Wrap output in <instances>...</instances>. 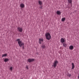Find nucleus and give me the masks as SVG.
Wrapping results in <instances>:
<instances>
[{
    "label": "nucleus",
    "instance_id": "f03ea898",
    "mask_svg": "<svg viewBox=\"0 0 79 79\" xmlns=\"http://www.w3.org/2000/svg\"><path fill=\"white\" fill-rule=\"evenodd\" d=\"M45 36L46 37V39L48 40H50L51 39V35H50V34L49 33H47L45 34Z\"/></svg>",
    "mask_w": 79,
    "mask_h": 79
},
{
    "label": "nucleus",
    "instance_id": "2eb2a0df",
    "mask_svg": "<svg viewBox=\"0 0 79 79\" xmlns=\"http://www.w3.org/2000/svg\"><path fill=\"white\" fill-rule=\"evenodd\" d=\"M72 69H74V63H72Z\"/></svg>",
    "mask_w": 79,
    "mask_h": 79
},
{
    "label": "nucleus",
    "instance_id": "9d476101",
    "mask_svg": "<svg viewBox=\"0 0 79 79\" xmlns=\"http://www.w3.org/2000/svg\"><path fill=\"white\" fill-rule=\"evenodd\" d=\"M60 41L62 43H64V39L63 38H62L60 40Z\"/></svg>",
    "mask_w": 79,
    "mask_h": 79
},
{
    "label": "nucleus",
    "instance_id": "7ed1b4c3",
    "mask_svg": "<svg viewBox=\"0 0 79 79\" xmlns=\"http://www.w3.org/2000/svg\"><path fill=\"white\" fill-rule=\"evenodd\" d=\"M58 63V61L56 60L54 62L53 64L54 68H56V65H57Z\"/></svg>",
    "mask_w": 79,
    "mask_h": 79
},
{
    "label": "nucleus",
    "instance_id": "39448f33",
    "mask_svg": "<svg viewBox=\"0 0 79 79\" xmlns=\"http://www.w3.org/2000/svg\"><path fill=\"white\" fill-rule=\"evenodd\" d=\"M35 60L34 59H29L27 61L29 62V63H31V62H32V61H34Z\"/></svg>",
    "mask_w": 79,
    "mask_h": 79
},
{
    "label": "nucleus",
    "instance_id": "aec40b11",
    "mask_svg": "<svg viewBox=\"0 0 79 79\" xmlns=\"http://www.w3.org/2000/svg\"><path fill=\"white\" fill-rule=\"evenodd\" d=\"M67 76H69V77H71V74H69V73H68L67 74Z\"/></svg>",
    "mask_w": 79,
    "mask_h": 79
},
{
    "label": "nucleus",
    "instance_id": "423d86ee",
    "mask_svg": "<svg viewBox=\"0 0 79 79\" xmlns=\"http://www.w3.org/2000/svg\"><path fill=\"white\" fill-rule=\"evenodd\" d=\"M39 41L40 44H42V42H43L44 41V39H43V38H40L39 39Z\"/></svg>",
    "mask_w": 79,
    "mask_h": 79
},
{
    "label": "nucleus",
    "instance_id": "6e6552de",
    "mask_svg": "<svg viewBox=\"0 0 79 79\" xmlns=\"http://www.w3.org/2000/svg\"><path fill=\"white\" fill-rule=\"evenodd\" d=\"M69 49L71 50L74 49V47L73 45H71L69 47Z\"/></svg>",
    "mask_w": 79,
    "mask_h": 79
},
{
    "label": "nucleus",
    "instance_id": "9b49d317",
    "mask_svg": "<svg viewBox=\"0 0 79 79\" xmlns=\"http://www.w3.org/2000/svg\"><path fill=\"white\" fill-rule=\"evenodd\" d=\"M56 13L58 15H61V12L60 11H57Z\"/></svg>",
    "mask_w": 79,
    "mask_h": 79
},
{
    "label": "nucleus",
    "instance_id": "0eeeda50",
    "mask_svg": "<svg viewBox=\"0 0 79 79\" xmlns=\"http://www.w3.org/2000/svg\"><path fill=\"white\" fill-rule=\"evenodd\" d=\"M20 6L21 9V8H24L25 7L24 4L23 3L21 4L20 5Z\"/></svg>",
    "mask_w": 79,
    "mask_h": 79
},
{
    "label": "nucleus",
    "instance_id": "6ab92c4d",
    "mask_svg": "<svg viewBox=\"0 0 79 79\" xmlns=\"http://www.w3.org/2000/svg\"><path fill=\"white\" fill-rule=\"evenodd\" d=\"M10 71H13V67H11L10 68Z\"/></svg>",
    "mask_w": 79,
    "mask_h": 79
},
{
    "label": "nucleus",
    "instance_id": "4468645a",
    "mask_svg": "<svg viewBox=\"0 0 79 79\" xmlns=\"http://www.w3.org/2000/svg\"><path fill=\"white\" fill-rule=\"evenodd\" d=\"M68 3H70V4H72V0H68Z\"/></svg>",
    "mask_w": 79,
    "mask_h": 79
},
{
    "label": "nucleus",
    "instance_id": "f3484780",
    "mask_svg": "<svg viewBox=\"0 0 79 79\" xmlns=\"http://www.w3.org/2000/svg\"><path fill=\"white\" fill-rule=\"evenodd\" d=\"M65 20H66V18H62L61 19L62 21H63V22Z\"/></svg>",
    "mask_w": 79,
    "mask_h": 79
},
{
    "label": "nucleus",
    "instance_id": "ddd939ff",
    "mask_svg": "<svg viewBox=\"0 0 79 79\" xmlns=\"http://www.w3.org/2000/svg\"><path fill=\"white\" fill-rule=\"evenodd\" d=\"M7 56V54H4L2 55V58H3V57L6 56Z\"/></svg>",
    "mask_w": 79,
    "mask_h": 79
},
{
    "label": "nucleus",
    "instance_id": "20e7f679",
    "mask_svg": "<svg viewBox=\"0 0 79 79\" xmlns=\"http://www.w3.org/2000/svg\"><path fill=\"white\" fill-rule=\"evenodd\" d=\"M17 30L19 31V32H22L23 31V28L22 27H18Z\"/></svg>",
    "mask_w": 79,
    "mask_h": 79
},
{
    "label": "nucleus",
    "instance_id": "1a4fd4ad",
    "mask_svg": "<svg viewBox=\"0 0 79 79\" xmlns=\"http://www.w3.org/2000/svg\"><path fill=\"white\" fill-rule=\"evenodd\" d=\"M41 47L43 49H44V48H46V46L45 45V44H42L41 46Z\"/></svg>",
    "mask_w": 79,
    "mask_h": 79
},
{
    "label": "nucleus",
    "instance_id": "a211bd4d",
    "mask_svg": "<svg viewBox=\"0 0 79 79\" xmlns=\"http://www.w3.org/2000/svg\"><path fill=\"white\" fill-rule=\"evenodd\" d=\"M63 47H66V46H67V45H66V43H63Z\"/></svg>",
    "mask_w": 79,
    "mask_h": 79
},
{
    "label": "nucleus",
    "instance_id": "f257e3e1",
    "mask_svg": "<svg viewBox=\"0 0 79 79\" xmlns=\"http://www.w3.org/2000/svg\"><path fill=\"white\" fill-rule=\"evenodd\" d=\"M16 41H18V44L20 47H23V45H24V43L22 42L21 41V40L20 39H17L16 40Z\"/></svg>",
    "mask_w": 79,
    "mask_h": 79
},
{
    "label": "nucleus",
    "instance_id": "dca6fc26",
    "mask_svg": "<svg viewBox=\"0 0 79 79\" xmlns=\"http://www.w3.org/2000/svg\"><path fill=\"white\" fill-rule=\"evenodd\" d=\"M8 61H9V59L8 58H6L4 59L5 62H7Z\"/></svg>",
    "mask_w": 79,
    "mask_h": 79
},
{
    "label": "nucleus",
    "instance_id": "5701e85b",
    "mask_svg": "<svg viewBox=\"0 0 79 79\" xmlns=\"http://www.w3.org/2000/svg\"><path fill=\"white\" fill-rule=\"evenodd\" d=\"M26 68V69H29V68L28 67V66L27 65Z\"/></svg>",
    "mask_w": 79,
    "mask_h": 79
},
{
    "label": "nucleus",
    "instance_id": "4be33fe9",
    "mask_svg": "<svg viewBox=\"0 0 79 79\" xmlns=\"http://www.w3.org/2000/svg\"><path fill=\"white\" fill-rule=\"evenodd\" d=\"M22 47L23 49H24V45L22 46Z\"/></svg>",
    "mask_w": 79,
    "mask_h": 79
},
{
    "label": "nucleus",
    "instance_id": "412c9836",
    "mask_svg": "<svg viewBox=\"0 0 79 79\" xmlns=\"http://www.w3.org/2000/svg\"><path fill=\"white\" fill-rule=\"evenodd\" d=\"M39 7L40 9H42V8H43V6H41L40 7Z\"/></svg>",
    "mask_w": 79,
    "mask_h": 79
},
{
    "label": "nucleus",
    "instance_id": "f8f14e48",
    "mask_svg": "<svg viewBox=\"0 0 79 79\" xmlns=\"http://www.w3.org/2000/svg\"><path fill=\"white\" fill-rule=\"evenodd\" d=\"M38 3L40 5H42V2L41 1H38Z\"/></svg>",
    "mask_w": 79,
    "mask_h": 79
}]
</instances>
